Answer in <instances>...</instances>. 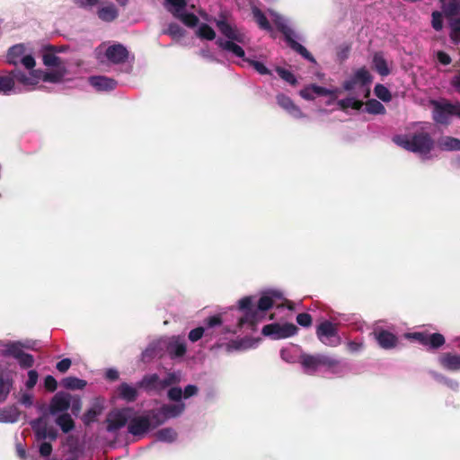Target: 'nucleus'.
I'll list each match as a JSON object with an SVG mask.
<instances>
[{"instance_id":"1","label":"nucleus","mask_w":460,"mask_h":460,"mask_svg":"<svg viewBox=\"0 0 460 460\" xmlns=\"http://www.w3.org/2000/svg\"><path fill=\"white\" fill-rule=\"evenodd\" d=\"M273 306L278 309L287 307L289 311L293 309L281 290L267 289L257 301L255 296H245L238 301L236 308L232 307L227 312L208 317L204 326L197 327L189 332V340L196 342L203 336H213L217 328H222L229 333H236L243 330L252 331L256 323L263 319L265 313Z\"/></svg>"},{"instance_id":"2","label":"nucleus","mask_w":460,"mask_h":460,"mask_svg":"<svg viewBox=\"0 0 460 460\" xmlns=\"http://www.w3.org/2000/svg\"><path fill=\"white\" fill-rule=\"evenodd\" d=\"M154 411L149 410L137 414L132 407H125L111 411L106 419L107 431L115 432L128 424V432L135 437H143L149 430L157 428L153 415Z\"/></svg>"},{"instance_id":"3","label":"nucleus","mask_w":460,"mask_h":460,"mask_svg":"<svg viewBox=\"0 0 460 460\" xmlns=\"http://www.w3.org/2000/svg\"><path fill=\"white\" fill-rule=\"evenodd\" d=\"M217 26L226 40L218 38L216 40L217 46L234 56L243 58V61L247 62L253 69L260 75L273 76L271 70H270L262 62L244 58L245 53L241 46L238 44H245L248 40L246 34L238 29L236 26H233L228 23L225 19H218L216 22Z\"/></svg>"},{"instance_id":"4","label":"nucleus","mask_w":460,"mask_h":460,"mask_svg":"<svg viewBox=\"0 0 460 460\" xmlns=\"http://www.w3.org/2000/svg\"><path fill=\"white\" fill-rule=\"evenodd\" d=\"M442 11L432 13V28L439 31L446 20L449 27V37L455 44L460 42V2H442Z\"/></svg>"},{"instance_id":"5","label":"nucleus","mask_w":460,"mask_h":460,"mask_svg":"<svg viewBox=\"0 0 460 460\" xmlns=\"http://www.w3.org/2000/svg\"><path fill=\"white\" fill-rule=\"evenodd\" d=\"M303 371L307 375H314L319 372L341 376L345 372V365L337 358L325 355H302L300 360Z\"/></svg>"},{"instance_id":"6","label":"nucleus","mask_w":460,"mask_h":460,"mask_svg":"<svg viewBox=\"0 0 460 460\" xmlns=\"http://www.w3.org/2000/svg\"><path fill=\"white\" fill-rule=\"evenodd\" d=\"M393 141L399 146L420 155L422 159L429 158V152L434 146V141L426 132L415 133L410 137L407 135H396Z\"/></svg>"},{"instance_id":"7","label":"nucleus","mask_w":460,"mask_h":460,"mask_svg":"<svg viewBox=\"0 0 460 460\" xmlns=\"http://www.w3.org/2000/svg\"><path fill=\"white\" fill-rule=\"evenodd\" d=\"M270 15L274 24L277 26L279 31L284 35L285 40L288 43V45L294 51L300 54L304 58L314 63V58L303 45H301L297 41V40H301V37L290 27L288 20L273 12H270Z\"/></svg>"},{"instance_id":"8","label":"nucleus","mask_w":460,"mask_h":460,"mask_svg":"<svg viewBox=\"0 0 460 460\" xmlns=\"http://www.w3.org/2000/svg\"><path fill=\"white\" fill-rule=\"evenodd\" d=\"M81 406L79 397L73 396L66 392H58L49 402V412L52 416H58L67 413V411L71 409L73 415L77 416Z\"/></svg>"},{"instance_id":"9","label":"nucleus","mask_w":460,"mask_h":460,"mask_svg":"<svg viewBox=\"0 0 460 460\" xmlns=\"http://www.w3.org/2000/svg\"><path fill=\"white\" fill-rule=\"evenodd\" d=\"M164 6L166 11L189 27H195L198 24L197 13L203 15L202 12L194 4H190V2H164Z\"/></svg>"},{"instance_id":"10","label":"nucleus","mask_w":460,"mask_h":460,"mask_svg":"<svg viewBox=\"0 0 460 460\" xmlns=\"http://www.w3.org/2000/svg\"><path fill=\"white\" fill-rule=\"evenodd\" d=\"M104 57L109 64L120 66V72L126 74L132 72L135 57L130 55L124 45L114 43L108 46L104 51Z\"/></svg>"},{"instance_id":"11","label":"nucleus","mask_w":460,"mask_h":460,"mask_svg":"<svg viewBox=\"0 0 460 460\" xmlns=\"http://www.w3.org/2000/svg\"><path fill=\"white\" fill-rule=\"evenodd\" d=\"M433 104V119L442 125L450 123L451 117L460 119V102L435 101Z\"/></svg>"},{"instance_id":"12","label":"nucleus","mask_w":460,"mask_h":460,"mask_svg":"<svg viewBox=\"0 0 460 460\" xmlns=\"http://www.w3.org/2000/svg\"><path fill=\"white\" fill-rule=\"evenodd\" d=\"M6 60L15 66L22 65L28 70L33 69L36 64L33 56L26 51V47L22 43L13 45L8 49Z\"/></svg>"},{"instance_id":"13","label":"nucleus","mask_w":460,"mask_h":460,"mask_svg":"<svg viewBox=\"0 0 460 460\" xmlns=\"http://www.w3.org/2000/svg\"><path fill=\"white\" fill-rule=\"evenodd\" d=\"M315 333L318 340L325 346L337 347L341 343L337 325L328 320L317 325Z\"/></svg>"},{"instance_id":"14","label":"nucleus","mask_w":460,"mask_h":460,"mask_svg":"<svg viewBox=\"0 0 460 460\" xmlns=\"http://www.w3.org/2000/svg\"><path fill=\"white\" fill-rule=\"evenodd\" d=\"M184 410V402L164 403L159 409H153L155 424L160 426L169 419L179 417Z\"/></svg>"},{"instance_id":"15","label":"nucleus","mask_w":460,"mask_h":460,"mask_svg":"<svg viewBox=\"0 0 460 460\" xmlns=\"http://www.w3.org/2000/svg\"><path fill=\"white\" fill-rule=\"evenodd\" d=\"M264 336L270 337L272 340H281L289 338L297 332V327L293 323H270L262 328Z\"/></svg>"},{"instance_id":"16","label":"nucleus","mask_w":460,"mask_h":460,"mask_svg":"<svg viewBox=\"0 0 460 460\" xmlns=\"http://www.w3.org/2000/svg\"><path fill=\"white\" fill-rule=\"evenodd\" d=\"M164 348L171 358H181L186 353V341L182 336H172L162 340Z\"/></svg>"},{"instance_id":"17","label":"nucleus","mask_w":460,"mask_h":460,"mask_svg":"<svg viewBox=\"0 0 460 460\" xmlns=\"http://www.w3.org/2000/svg\"><path fill=\"white\" fill-rule=\"evenodd\" d=\"M14 82L22 84L27 91H31L40 83L39 70H32L28 75L19 69H13Z\"/></svg>"},{"instance_id":"18","label":"nucleus","mask_w":460,"mask_h":460,"mask_svg":"<svg viewBox=\"0 0 460 460\" xmlns=\"http://www.w3.org/2000/svg\"><path fill=\"white\" fill-rule=\"evenodd\" d=\"M411 337L420 344L428 346L429 349H438L445 343V338L440 333L428 334L423 332H414Z\"/></svg>"},{"instance_id":"19","label":"nucleus","mask_w":460,"mask_h":460,"mask_svg":"<svg viewBox=\"0 0 460 460\" xmlns=\"http://www.w3.org/2000/svg\"><path fill=\"white\" fill-rule=\"evenodd\" d=\"M276 100L278 104L293 118H305V114L301 111V109L297 105L294 103L291 98L288 97V95L284 93H279L276 96Z\"/></svg>"},{"instance_id":"20","label":"nucleus","mask_w":460,"mask_h":460,"mask_svg":"<svg viewBox=\"0 0 460 460\" xmlns=\"http://www.w3.org/2000/svg\"><path fill=\"white\" fill-rule=\"evenodd\" d=\"M88 82L98 92H110L114 90L118 85L116 80L105 75L90 76Z\"/></svg>"},{"instance_id":"21","label":"nucleus","mask_w":460,"mask_h":460,"mask_svg":"<svg viewBox=\"0 0 460 460\" xmlns=\"http://www.w3.org/2000/svg\"><path fill=\"white\" fill-rule=\"evenodd\" d=\"M335 91L327 89L316 84H310L299 92L300 96L305 100H314L316 96L334 95Z\"/></svg>"},{"instance_id":"22","label":"nucleus","mask_w":460,"mask_h":460,"mask_svg":"<svg viewBox=\"0 0 460 460\" xmlns=\"http://www.w3.org/2000/svg\"><path fill=\"white\" fill-rule=\"evenodd\" d=\"M375 336L379 346L385 349H394L397 345V337L388 331L376 330L375 332Z\"/></svg>"},{"instance_id":"23","label":"nucleus","mask_w":460,"mask_h":460,"mask_svg":"<svg viewBox=\"0 0 460 460\" xmlns=\"http://www.w3.org/2000/svg\"><path fill=\"white\" fill-rule=\"evenodd\" d=\"M66 66H60L59 68H56L55 70L50 72L39 70L40 82L43 81L53 84L60 83L66 75Z\"/></svg>"},{"instance_id":"24","label":"nucleus","mask_w":460,"mask_h":460,"mask_svg":"<svg viewBox=\"0 0 460 460\" xmlns=\"http://www.w3.org/2000/svg\"><path fill=\"white\" fill-rule=\"evenodd\" d=\"M41 419L31 421V427L35 430L38 440L49 438L55 440L57 438V432L53 429H49L46 425H41Z\"/></svg>"},{"instance_id":"25","label":"nucleus","mask_w":460,"mask_h":460,"mask_svg":"<svg viewBox=\"0 0 460 460\" xmlns=\"http://www.w3.org/2000/svg\"><path fill=\"white\" fill-rule=\"evenodd\" d=\"M161 385L160 376L157 374H151L145 376L137 385L146 391H160L163 390Z\"/></svg>"},{"instance_id":"26","label":"nucleus","mask_w":460,"mask_h":460,"mask_svg":"<svg viewBox=\"0 0 460 460\" xmlns=\"http://www.w3.org/2000/svg\"><path fill=\"white\" fill-rule=\"evenodd\" d=\"M440 365L450 371L460 370V355L453 353H444L439 356Z\"/></svg>"},{"instance_id":"27","label":"nucleus","mask_w":460,"mask_h":460,"mask_svg":"<svg viewBox=\"0 0 460 460\" xmlns=\"http://www.w3.org/2000/svg\"><path fill=\"white\" fill-rule=\"evenodd\" d=\"M98 17L106 22H112L119 15V11L112 4L97 6Z\"/></svg>"},{"instance_id":"28","label":"nucleus","mask_w":460,"mask_h":460,"mask_svg":"<svg viewBox=\"0 0 460 460\" xmlns=\"http://www.w3.org/2000/svg\"><path fill=\"white\" fill-rule=\"evenodd\" d=\"M20 93L15 88L13 72L6 75H0V94L10 95Z\"/></svg>"},{"instance_id":"29","label":"nucleus","mask_w":460,"mask_h":460,"mask_svg":"<svg viewBox=\"0 0 460 460\" xmlns=\"http://www.w3.org/2000/svg\"><path fill=\"white\" fill-rule=\"evenodd\" d=\"M20 411L16 406L12 405L0 410V421L14 423L19 420Z\"/></svg>"},{"instance_id":"30","label":"nucleus","mask_w":460,"mask_h":460,"mask_svg":"<svg viewBox=\"0 0 460 460\" xmlns=\"http://www.w3.org/2000/svg\"><path fill=\"white\" fill-rule=\"evenodd\" d=\"M438 147L443 151H460V139L453 137H442L438 141Z\"/></svg>"},{"instance_id":"31","label":"nucleus","mask_w":460,"mask_h":460,"mask_svg":"<svg viewBox=\"0 0 460 460\" xmlns=\"http://www.w3.org/2000/svg\"><path fill=\"white\" fill-rule=\"evenodd\" d=\"M42 61L46 66L59 68L66 66L65 62L58 57L51 49H47L42 55Z\"/></svg>"},{"instance_id":"32","label":"nucleus","mask_w":460,"mask_h":460,"mask_svg":"<svg viewBox=\"0 0 460 460\" xmlns=\"http://www.w3.org/2000/svg\"><path fill=\"white\" fill-rule=\"evenodd\" d=\"M373 66L376 71L382 76H386L390 74L388 64L384 58V55L377 52L373 57Z\"/></svg>"},{"instance_id":"33","label":"nucleus","mask_w":460,"mask_h":460,"mask_svg":"<svg viewBox=\"0 0 460 460\" xmlns=\"http://www.w3.org/2000/svg\"><path fill=\"white\" fill-rule=\"evenodd\" d=\"M118 391L119 397L127 402H134L137 397V388L127 383H122Z\"/></svg>"},{"instance_id":"34","label":"nucleus","mask_w":460,"mask_h":460,"mask_svg":"<svg viewBox=\"0 0 460 460\" xmlns=\"http://www.w3.org/2000/svg\"><path fill=\"white\" fill-rule=\"evenodd\" d=\"M56 424L61 429L64 433H68L75 428V422L69 413H64L55 416Z\"/></svg>"},{"instance_id":"35","label":"nucleus","mask_w":460,"mask_h":460,"mask_svg":"<svg viewBox=\"0 0 460 460\" xmlns=\"http://www.w3.org/2000/svg\"><path fill=\"white\" fill-rule=\"evenodd\" d=\"M23 347H27L21 341H8L6 342V348L4 349L5 357L11 356L16 360L24 353L22 350Z\"/></svg>"},{"instance_id":"36","label":"nucleus","mask_w":460,"mask_h":460,"mask_svg":"<svg viewBox=\"0 0 460 460\" xmlns=\"http://www.w3.org/2000/svg\"><path fill=\"white\" fill-rule=\"evenodd\" d=\"M256 346V342L252 341L248 339H242L232 341L226 345L227 351L233 350H243L251 348H254Z\"/></svg>"},{"instance_id":"37","label":"nucleus","mask_w":460,"mask_h":460,"mask_svg":"<svg viewBox=\"0 0 460 460\" xmlns=\"http://www.w3.org/2000/svg\"><path fill=\"white\" fill-rule=\"evenodd\" d=\"M253 18L261 29L271 31V26L265 14L256 6L252 7Z\"/></svg>"},{"instance_id":"38","label":"nucleus","mask_w":460,"mask_h":460,"mask_svg":"<svg viewBox=\"0 0 460 460\" xmlns=\"http://www.w3.org/2000/svg\"><path fill=\"white\" fill-rule=\"evenodd\" d=\"M62 385L66 389L81 390L85 387L86 381L77 377L68 376L62 380Z\"/></svg>"},{"instance_id":"39","label":"nucleus","mask_w":460,"mask_h":460,"mask_svg":"<svg viewBox=\"0 0 460 460\" xmlns=\"http://www.w3.org/2000/svg\"><path fill=\"white\" fill-rule=\"evenodd\" d=\"M163 349L162 340L157 342L150 343L147 348L142 352L141 357L143 361H149L151 358L158 355L157 349Z\"/></svg>"},{"instance_id":"40","label":"nucleus","mask_w":460,"mask_h":460,"mask_svg":"<svg viewBox=\"0 0 460 460\" xmlns=\"http://www.w3.org/2000/svg\"><path fill=\"white\" fill-rule=\"evenodd\" d=\"M156 438L158 441L172 443L175 441L177 433L172 428H164L157 431Z\"/></svg>"},{"instance_id":"41","label":"nucleus","mask_w":460,"mask_h":460,"mask_svg":"<svg viewBox=\"0 0 460 460\" xmlns=\"http://www.w3.org/2000/svg\"><path fill=\"white\" fill-rule=\"evenodd\" d=\"M354 76L356 77L359 85L362 87L370 84L372 82V75H370L369 71L364 67L357 70L354 74Z\"/></svg>"},{"instance_id":"42","label":"nucleus","mask_w":460,"mask_h":460,"mask_svg":"<svg viewBox=\"0 0 460 460\" xmlns=\"http://www.w3.org/2000/svg\"><path fill=\"white\" fill-rule=\"evenodd\" d=\"M366 111L370 114H384L385 108L379 101L371 99L366 103Z\"/></svg>"},{"instance_id":"43","label":"nucleus","mask_w":460,"mask_h":460,"mask_svg":"<svg viewBox=\"0 0 460 460\" xmlns=\"http://www.w3.org/2000/svg\"><path fill=\"white\" fill-rule=\"evenodd\" d=\"M197 34L199 38L208 40L216 38L215 31L208 24H201L197 30Z\"/></svg>"},{"instance_id":"44","label":"nucleus","mask_w":460,"mask_h":460,"mask_svg":"<svg viewBox=\"0 0 460 460\" xmlns=\"http://www.w3.org/2000/svg\"><path fill=\"white\" fill-rule=\"evenodd\" d=\"M338 104L341 109L351 108L353 110H359L362 106V102L355 99L354 97H349L340 100Z\"/></svg>"},{"instance_id":"45","label":"nucleus","mask_w":460,"mask_h":460,"mask_svg":"<svg viewBox=\"0 0 460 460\" xmlns=\"http://www.w3.org/2000/svg\"><path fill=\"white\" fill-rule=\"evenodd\" d=\"M181 380V374L179 372L168 373L164 378H161V386L163 389L179 383Z\"/></svg>"},{"instance_id":"46","label":"nucleus","mask_w":460,"mask_h":460,"mask_svg":"<svg viewBox=\"0 0 460 460\" xmlns=\"http://www.w3.org/2000/svg\"><path fill=\"white\" fill-rule=\"evenodd\" d=\"M276 72L280 76V78H282L284 81L290 84L291 85H296L297 84V80H296L295 75L293 73H291L290 71H288L283 67L277 66Z\"/></svg>"},{"instance_id":"47","label":"nucleus","mask_w":460,"mask_h":460,"mask_svg":"<svg viewBox=\"0 0 460 460\" xmlns=\"http://www.w3.org/2000/svg\"><path fill=\"white\" fill-rule=\"evenodd\" d=\"M376 96L383 102H390L392 95L390 91L383 84H376L374 89Z\"/></svg>"},{"instance_id":"48","label":"nucleus","mask_w":460,"mask_h":460,"mask_svg":"<svg viewBox=\"0 0 460 460\" xmlns=\"http://www.w3.org/2000/svg\"><path fill=\"white\" fill-rule=\"evenodd\" d=\"M164 33L170 35L173 39L181 38L184 35V30L177 23H170Z\"/></svg>"},{"instance_id":"49","label":"nucleus","mask_w":460,"mask_h":460,"mask_svg":"<svg viewBox=\"0 0 460 460\" xmlns=\"http://www.w3.org/2000/svg\"><path fill=\"white\" fill-rule=\"evenodd\" d=\"M19 365L22 368L31 367L34 364V358L29 353H23L18 359Z\"/></svg>"},{"instance_id":"50","label":"nucleus","mask_w":460,"mask_h":460,"mask_svg":"<svg viewBox=\"0 0 460 460\" xmlns=\"http://www.w3.org/2000/svg\"><path fill=\"white\" fill-rule=\"evenodd\" d=\"M167 396L171 401H173L174 402H183L181 401L183 395H182V390L180 387H172L168 390Z\"/></svg>"},{"instance_id":"51","label":"nucleus","mask_w":460,"mask_h":460,"mask_svg":"<svg viewBox=\"0 0 460 460\" xmlns=\"http://www.w3.org/2000/svg\"><path fill=\"white\" fill-rule=\"evenodd\" d=\"M38 378H39V375L36 370H33V369L29 370L28 371V379L25 382L26 388L29 390L32 389L36 385V384L38 382Z\"/></svg>"},{"instance_id":"52","label":"nucleus","mask_w":460,"mask_h":460,"mask_svg":"<svg viewBox=\"0 0 460 460\" xmlns=\"http://www.w3.org/2000/svg\"><path fill=\"white\" fill-rule=\"evenodd\" d=\"M296 322L303 327H309L312 324V317L307 313H301L296 315Z\"/></svg>"},{"instance_id":"53","label":"nucleus","mask_w":460,"mask_h":460,"mask_svg":"<svg viewBox=\"0 0 460 460\" xmlns=\"http://www.w3.org/2000/svg\"><path fill=\"white\" fill-rule=\"evenodd\" d=\"M437 60L444 66H447L451 63L452 59L450 56L445 51L438 50L436 52Z\"/></svg>"},{"instance_id":"54","label":"nucleus","mask_w":460,"mask_h":460,"mask_svg":"<svg viewBox=\"0 0 460 460\" xmlns=\"http://www.w3.org/2000/svg\"><path fill=\"white\" fill-rule=\"evenodd\" d=\"M44 386L48 391L54 392L57 389L58 383L52 376L49 375L44 379Z\"/></svg>"},{"instance_id":"55","label":"nucleus","mask_w":460,"mask_h":460,"mask_svg":"<svg viewBox=\"0 0 460 460\" xmlns=\"http://www.w3.org/2000/svg\"><path fill=\"white\" fill-rule=\"evenodd\" d=\"M70 366L71 360L69 358H63L57 363L56 367L59 372L65 373L69 369Z\"/></svg>"},{"instance_id":"56","label":"nucleus","mask_w":460,"mask_h":460,"mask_svg":"<svg viewBox=\"0 0 460 460\" xmlns=\"http://www.w3.org/2000/svg\"><path fill=\"white\" fill-rule=\"evenodd\" d=\"M19 402L25 407H31L33 404V396L31 394L24 393L22 394Z\"/></svg>"},{"instance_id":"57","label":"nucleus","mask_w":460,"mask_h":460,"mask_svg":"<svg viewBox=\"0 0 460 460\" xmlns=\"http://www.w3.org/2000/svg\"><path fill=\"white\" fill-rule=\"evenodd\" d=\"M52 453V446L49 442H42L40 446V456L47 457Z\"/></svg>"},{"instance_id":"58","label":"nucleus","mask_w":460,"mask_h":460,"mask_svg":"<svg viewBox=\"0 0 460 460\" xmlns=\"http://www.w3.org/2000/svg\"><path fill=\"white\" fill-rule=\"evenodd\" d=\"M198 393V387L194 385H188L182 391L183 398L188 399Z\"/></svg>"},{"instance_id":"59","label":"nucleus","mask_w":460,"mask_h":460,"mask_svg":"<svg viewBox=\"0 0 460 460\" xmlns=\"http://www.w3.org/2000/svg\"><path fill=\"white\" fill-rule=\"evenodd\" d=\"M347 347L350 352H358L363 349L362 341H348Z\"/></svg>"},{"instance_id":"60","label":"nucleus","mask_w":460,"mask_h":460,"mask_svg":"<svg viewBox=\"0 0 460 460\" xmlns=\"http://www.w3.org/2000/svg\"><path fill=\"white\" fill-rule=\"evenodd\" d=\"M358 85H359V84L354 75L350 79L346 80L343 84V87L347 91L354 90L358 87Z\"/></svg>"},{"instance_id":"61","label":"nucleus","mask_w":460,"mask_h":460,"mask_svg":"<svg viewBox=\"0 0 460 460\" xmlns=\"http://www.w3.org/2000/svg\"><path fill=\"white\" fill-rule=\"evenodd\" d=\"M450 84L456 93H460V71L452 77Z\"/></svg>"},{"instance_id":"62","label":"nucleus","mask_w":460,"mask_h":460,"mask_svg":"<svg viewBox=\"0 0 460 460\" xmlns=\"http://www.w3.org/2000/svg\"><path fill=\"white\" fill-rule=\"evenodd\" d=\"M96 411L94 410H89L84 415V423H90L91 421H93L96 418Z\"/></svg>"},{"instance_id":"63","label":"nucleus","mask_w":460,"mask_h":460,"mask_svg":"<svg viewBox=\"0 0 460 460\" xmlns=\"http://www.w3.org/2000/svg\"><path fill=\"white\" fill-rule=\"evenodd\" d=\"M443 384L454 391H456L459 388V384L456 380L450 379L447 377V379H445Z\"/></svg>"},{"instance_id":"64","label":"nucleus","mask_w":460,"mask_h":460,"mask_svg":"<svg viewBox=\"0 0 460 460\" xmlns=\"http://www.w3.org/2000/svg\"><path fill=\"white\" fill-rule=\"evenodd\" d=\"M105 376L107 379L114 381L119 378V372L116 369L110 368L106 371Z\"/></svg>"}]
</instances>
